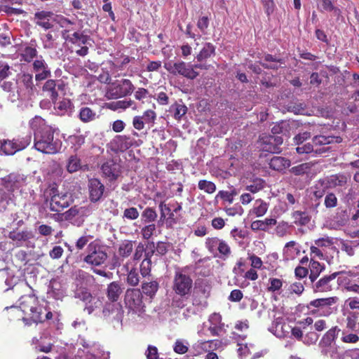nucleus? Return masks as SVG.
<instances>
[{"label": "nucleus", "instance_id": "nucleus-14", "mask_svg": "<svg viewBox=\"0 0 359 359\" xmlns=\"http://www.w3.org/2000/svg\"><path fill=\"white\" fill-rule=\"evenodd\" d=\"M134 88L130 80L123 79L111 88L109 93L114 98H118L131 94Z\"/></svg>", "mask_w": 359, "mask_h": 359}, {"label": "nucleus", "instance_id": "nucleus-54", "mask_svg": "<svg viewBox=\"0 0 359 359\" xmlns=\"http://www.w3.org/2000/svg\"><path fill=\"white\" fill-rule=\"evenodd\" d=\"M269 286L268 290L269 292H276L280 290L283 285V281L279 278H269Z\"/></svg>", "mask_w": 359, "mask_h": 359}, {"label": "nucleus", "instance_id": "nucleus-17", "mask_svg": "<svg viewBox=\"0 0 359 359\" xmlns=\"http://www.w3.org/2000/svg\"><path fill=\"white\" fill-rule=\"evenodd\" d=\"M337 273H334L330 276H326L320 278L313 285V289L315 292H324L332 290V283L337 277Z\"/></svg>", "mask_w": 359, "mask_h": 359}, {"label": "nucleus", "instance_id": "nucleus-57", "mask_svg": "<svg viewBox=\"0 0 359 359\" xmlns=\"http://www.w3.org/2000/svg\"><path fill=\"white\" fill-rule=\"evenodd\" d=\"M187 343H184L181 340H177L173 346L175 353L179 354H184L188 351Z\"/></svg>", "mask_w": 359, "mask_h": 359}, {"label": "nucleus", "instance_id": "nucleus-52", "mask_svg": "<svg viewBox=\"0 0 359 359\" xmlns=\"http://www.w3.org/2000/svg\"><path fill=\"white\" fill-rule=\"evenodd\" d=\"M156 231V225L151 224L144 226L141 230V234L144 239L149 240Z\"/></svg>", "mask_w": 359, "mask_h": 359}, {"label": "nucleus", "instance_id": "nucleus-46", "mask_svg": "<svg viewBox=\"0 0 359 359\" xmlns=\"http://www.w3.org/2000/svg\"><path fill=\"white\" fill-rule=\"evenodd\" d=\"M134 104L133 100H118L109 104L111 109L116 110L118 109H126L131 107Z\"/></svg>", "mask_w": 359, "mask_h": 359}, {"label": "nucleus", "instance_id": "nucleus-11", "mask_svg": "<svg viewBox=\"0 0 359 359\" xmlns=\"http://www.w3.org/2000/svg\"><path fill=\"white\" fill-rule=\"evenodd\" d=\"M336 302V297L317 299L311 301L309 306L316 308V310L312 311L313 313L328 316L333 312V309L331 306L334 304Z\"/></svg>", "mask_w": 359, "mask_h": 359}, {"label": "nucleus", "instance_id": "nucleus-63", "mask_svg": "<svg viewBox=\"0 0 359 359\" xmlns=\"http://www.w3.org/2000/svg\"><path fill=\"white\" fill-rule=\"evenodd\" d=\"M92 238L91 236L86 235L80 237L76 242V248L78 250H82Z\"/></svg>", "mask_w": 359, "mask_h": 359}, {"label": "nucleus", "instance_id": "nucleus-15", "mask_svg": "<svg viewBox=\"0 0 359 359\" xmlns=\"http://www.w3.org/2000/svg\"><path fill=\"white\" fill-rule=\"evenodd\" d=\"M33 69L35 72V79L42 81L50 76V70L42 56L33 62Z\"/></svg>", "mask_w": 359, "mask_h": 359}, {"label": "nucleus", "instance_id": "nucleus-6", "mask_svg": "<svg viewBox=\"0 0 359 359\" xmlns=\"http://www.w3.org/2000/svg\"><path fill=\"white\" fill-rule=\"evenodd\" d=\"M193 287L191 277L182 271H176L173 279L172 290L178 296L189 297Z\"/></svg>", "mask_w": 359, "mask_h": 359}, {"label": "nucleus", "instance_id": "nucleus-18", "mask_svg": "<svg viewBox=\"0 0 359 359\" xmlns=\"http://www.w3.org/2000/svg\"><path fill=\"white\" fill-rule=\"evenodd\" d=\"M301 252L300 245L295 241L287 242L283 249V257L286 261L294 260L299 255Z\"/></svg>", "mask_w": 359, "mask_h": 359}, {"label": "nucleus", "instance_id": "nucleus-38", "mask_svg": "<svg viewBox=\"0 0 359 359\" xmlns=\"http://www.w3.org/2000/svg\"><path fill=\"white\" fill-rule=\"evenodd\" d=\"M347 177L343 175H334L328 178L327 182L330 187H342L346 184Z\"/></svg>", "mask_w": 359, "mask_h": 359}, {"label": "nucleus", "instance_id": "nucleus-51", "mask_svg": "<svg viewBox=\"0 0 359 359\" xmlns=\"http://www.w3.org/2000/svg\"><path fill=\"white\" fill-rule=\"evenodd\" d=\"M220 241L221 239L217 237L208 238L205 241V247L210 252L214 253L217 250Z\"/></svg>", "mask_w": 359, "mask_h": 359}, {"label": "nucleus", "instance_id": "nucleus-9", "mask_svg": "<svg viewBox=\"0 0 359 359\" xmlns=\"http://www.w3.org/2000/svg\"><path fill=\"white\" fill-rule=\"evenodd\" d=\"M50 200V209L54 212H60L69 206V197L67 194H60L57 187H51L48 191Z\"/></svg>", "mask_w": 359, "mask_h": 359}, {"label": "nucleus", "instance_id": "nucleus-59", "mask_svg": "<svg viewBox=\"0 0 359 359\" xmlns=\"http://www.w3.org/2000/svg\"><path fill=\"white\" fill-rule=\"evenodd\" d=\"M333 238L329 236H325L323 238H318L315 241V244L318 247H330L333 245Z\"/></svg>", "mask_w": 359, "mask_h": 359}, {"label": "nucleus", "instance_id": "nucleus-64", "mask_svg": "<svg viewBox=\"0 0 359 359\" xmlns=\"http://www.w3.org/2000/svg\"><path fill=\"white\" fill-rule=\"evenodd\" d=\"M147 359H158V349L156 346H149L146 352Z\"/></svg>", "mask_w": 359, "mask_h": 359}, {"label": "nucleus", "instance_id": "nucleus-31", "mask_svg": "<svg viewBox=\"0 0 359 359\" xmlns=\"http://www.w3.org/2000/svg\"><path fill=\"white\" fill-rule=\"evenodd\" d=\"M1 149L6 155H13L20 151L15 140H4L1 144Z\"/></svg>", "mask_w": 359, "mask_h": 359}, {"label": "nucleus", "instance_id": "nucleus-50", "mask_svg": "<svg viewBox=\"0 0 359 359\" xmlns=\"http://www.w3.org/2000/svg\"><path fill=\"white\" fill-rule=\"evenodd\" d=\"M83 213L84 208H78L77 206H74L65 212V217L66 219L70 220L73 217L77 215H81Z\"/></svg>", "mask_w": 359, "mask_h": 359}, {"label": "nucleus", "instance_id": "nucleus-30", "mask_svg": "<svg viewBox=\"0 0 359 359\" xmlns=\"http://www.w3.org/2000/svg\"><path fill=\"white\" fill-rule=\"evenodd\" d=\"M124 267L128 271V275L126 278V283L128 285L135 287L137 286L140 281V277L136 268L133 267L128 270V264L124 265Z\"/></svg>", "mask_w": 359, "mask_h": 359}, {"label": "nucleus", "instance_id": "nucleus-34", "mask_svg": "<svg viewBox=\"0 0 359 359\" xmlns=\"http://www.w3.org/2000/svg\"><path fill=\"white\" fill-rule=\"evenodd\" d=\"M83 168L81 159L76 155H72L69 157L67 163V170L72 173Z\"/></svg>", "mask_w": 359, "mask_h": 359}, {"label": "nucleus", "instance_id": "nucleus-35", "mask_svg": "<svg viewBox=\"0 0 359 359\" xmlns=\"http://www.w3.org/2000/svg\"><path fill=\"white\" fill-rule=\"evenodd\" d=\"M291 327L287 323H276L275 327H272L271 331H274V334L279 337H285L290 332Z\"/></svg>", "mask_w": 359, "mask_h": 359}, {"label": "nucleus", "instance_id": "nucleus-28", "mask_svg": "<svg viewBox=\"0 0 359 359\" xmlns=\"http://www.w3.org/2000/svg\"><path fill=\"white\" fill-rule=\"evenodd\" d=\"M274 136H269L263 138L261 142V147L263 151L271 153L279 152V147L275 144Z\"/></svg>", "mask_w": 359, "mask_h": 359}, {"label": "nucleus", "instance_id": "nucleus-58", "mask_svg": "<svg viewBox=\"0 0 359 359\" xmlns=\"http://www.w3.org/2000/svg\"><path fill=\"white\" fill-rule=\"evenodd\" d=\"M324 203H325V205L326 206V208H334V207L337 206V198L334 194L330 193L326 195V196L325 198Z\"/></svg>", "mask_w": 359, "mask_h": 359}, {"label": "nucleus", "instance_id": "nucleus-27", "mask_svg": "<svg viewBox=\"0 0 359 359\" xmlns=\"http://www.w3.org/2000/svg\"><path fill=\"white\" fill-rule=\"evenodd\" d=\"M143 292L150 297H154L158 290V283L156 280L143 281L142 284Z\"/></svg>", "mask_w": 359, "mask_h": 359}, {"label": "nucleus", "instance_id": "nucleus-61", "mask_svg": "<svg viewBox=\"0 0 359 359\" xmlns=\"http://www.w3.org/2000/svg\"><path fill=\"white\" fill-rule=\"evenodd\" d=\"M22 81L24 86H25V88L27 90H29L30 91H32L34 90V85L33 83V78H32V74H23L22 77Z\"/></svg>", "mask_w": 359, "mask_h": 359}, {"label": "nucleus", "instance_id": "nucleus-32", "mask_svg": "<svg viewBox=\"0 0 359 359\" xmlns=\"http://www.w3.org/2000/svg\"><path fill=\"white\" fill-rule=\"evenodd\" d=\"M215 47L210 43H206L197 55L196 59L198 61L202 62L215 54Z\"/></svg>", "mask_w": 359, "mask_h": 359}, {"label": "nucleus", "instance_id": "nucleus-42", "mask_svg": "<svg viewBox=\"0 0 359 359\" xmlns=\"http://www.w3.org/2000/svg\"><path fill=\"white\" fill-rule=\"evenodd\" d=\"M198 187L200 190L209 194H213L216 191V185L212 182L205 180H200Z\"/></svg>", "mask_w": 359, "mask_h": 359}, {"label": "nucleus", "instance_id": "nucleus-13", "mask_svg": "<svg viewBox=\"0 0 359 359\" xmlns=\"http://www.w3.org/2000/svg\"><path fill=\"white\" fill-rule=\"evenodd\" d=\"M103 316L112 321L120 323L122 321L123 311L119 304L107 302L102 310Z\"/></svg>", "mask_w": 359, "mask_h": 359}, {"label": "nucleus", "instance_id": "nucleus-23", "mask_svg": "<svg viewBox=\"0 0 359 359\" xmlns=\"http://www.w3.org/2000/svg\"><path fill=\"white\" fill-rule=\"evenodd\" d=\"M114 149L126 151L132 146L130 138L126 135H116L111 141Z\"/></svg>", "mask_w": 359, "mask_h": 359}, {"label": "nucleus", "instance_id": "nucleus-26", "mask_svg": "<svg viewBox=\"0 0 359 359\" xmlns=\"http://www.w3.org/2000/svg\"><path fill=\"white\" fill-rule=\"evenodd\" d=\"M341 141V137L334 136L315 135L313 138V143L315 146H323L333 142L339 143Z\"/></svg>", "mask_w": 359, "mask_h": 359}, {"label": "nucleus", "instance_id": "nucleus-53", "mask_svg": "<svg viewBox=\"0 0 359 359\" xmlns=\"http://www.w3.org/2000/svg\"><path fill=\"white\" fill-rule=\"evenodd\" d=\"M18 147L20 151L26 148L32 142V136L26 135L25 136L15 139Z\"/></svg>", "mask_w": 359, "mask_h": 359}, {"label": "nucleus", "instance_id": "nucleus-1", "mask_svg": "<svg viewBox=\"0 0 359 359\" xmlns=\"http://www.w3.org/2000/svg\"><path fill=\"white\" fill-rule=\"evenodd\" d=\"M29 126L34 133V147L36 150L46 154L59 152L62 142L55 137L54 130L44 119L36 116L30 120Z\"/></svg>", "mask_w": 359, "mask_h": 359}, {"label": "nucleus", "instance_id": "nucleus-2", "mask_svg": "<svg viewBox=\"0 0 359 359\" xmlns=\"http://www.w3.org/2000/svg\"><path fill=\"white\" fill-rule=\"evenodd\" d=\"M20 308L27 318L34 323L43 321L42 308L38 306V302L33 296H25L20 299Z\"/></svg>", "mask_w": 359, "mask_h": 359}, {"label": "nucleus", "instance_id": "nucleus-24", "mask_svg": "<svg viewBox=\"0 0 359 359\" xmlns=\"http://www.w3.org/2000/svg\"><path fill=\"white\" fill-rule=\"evenodd\" d=\"M73 108L72 102L68 99H63L61 101L55 102V109L57 114L60 116L72 114Z\"/></svg>", "mask_w": 359, "mask_h": 359}, {"label": "nucleus", "instance_id": "nucleus-10", "mask_svg": "<svg viewBox=\"0 0 359 359\" xmlns=\"http://www.w3.org/2000/svg\"><path fill=\"white\" fill-rule=\"evenodd\" d=\"M336 328L330 330L323 337L320 345L327 346L326 348H323L322 352L330 357L332 359H340V354L337 351V348L334 343V339L335 337Z\"/></svg>", "mask_w": 359, "mask_h": 359}, {"label": "nucleus", "instance_id": "nucleus-49", "mask_svg": "<svg viewBox=\"0 0 359 359\" xmlns=\"http://www.w3.org/2000/svg\"><path fill=\"white\" fill-rule=\"evenodd\" d=\"M37 55V50L35 48L27 46L25 48L22 56L25 62H31Z\"/></svg>", "mask_w": 359, "mask_h": 359}, {"label": "nucleus", "instance_id": "nucleus-62", "mask_svg": "<svg viewBox=\"0 0 359 359\" xmlns=\"http://www.w3.org/2000/svg\"><path fill=\"white\" fill-rule=\"evenodd\" d=\"M76 296L86 303H90L93 299L91 294L87 290H82L81 291H78L76 294Z\"/></svg>", "mask_w": 359, "mask_h": 359}, {"label": "nucleus", "instance_id": "nucleus-5", "mask_svg": "<svg viewBox=\"0 0 359 359\" xmlns=\"http://www.w3.org/2000/svg\"><path fill=\"white\" fill-rule=\"evenodd\" d=\"M134 242L129 240L123 241L118 247L117 253L111 258L109 267L111 270L120 267L125 260L131 255L134 249Z\"/></svg>", "mask_w": 359, "mask_h": 359}, {"label": "nucleus", "instance_id": "nucleus-22", "mask_svg": "<svg viewBox=\"0 0 359 359\" xmlns=\"http://www.w3.org/2000/svg\"><path fill=\"white\" fill-rule=\"evenodd\" d=\"M269 168L281 172L290 166V161L283 156H273L269 162Z\"/></svg>", "mask_w": 359, "mask_h": 359}, {"label": "nucleus", "instance_id": "nucleus-40", "mask_svg": "<svg viewBox=\"0 0 359 359\" xmlns=\"http://www.w3.org/2000/svg\"><path fill=\"white\" fill-rule=\"evenodd\" d=\"M56 86L57 84L55 80L49 79L43 86V91L50 93V97L53 101L55 100L58 96L57 92L55 89Z\"/></svg>", "mask_w": 359, "mask_h": 359}, {"label": "nucleus", "instance_id": "nucleus-19", "mask_svg": "<svg viewBox=\"0 0 359 359\" xmlns=\"http://www.w3.org/2000/svg\"><path fill=\"white\" fill-rule=\"evenodd\" d=\"M123 292L121 284L118 281L110 283L106 289V295L110 302H116Z\"/></svg>", "mask_w": 359, "mask_h": 359}, {"label": "nucleus", "instance_id": "nucleus-39", "mask_svg": "<svg viewBox=\"0 0 359 359\" xmlns=\"http://www.w3.org/2000/svg\"><path fill=\"white\" fill-rule=\"evenodd\" d=\"M170 111L174 113V118L180 120L187 111V107L182 103H175L171 105Z\"/></svg>", "mask_w": 359, "mask_h": 359}, {"label": "nucleus", "instance_id": "nucleus-25", "mask_svg": "<svg viewBox=\"0 0 359 359\" xmlns=\"http://www.w3.org/2000/svg\"><path fill=\"white\" fill-rule=\"evenodd\" d=\"M283 64L282 59H278L269 54L265 55L261 62L264 67L272 69H277Z\"/></svg>", "mask_w": 359, "mask_h": 359}, {"label": "nucleus", "instance_id": "nucleus-47", "mask_svg": "<svg viewBox=\"0 0 359 359\" xmlns=\"http://www.w3.org/2000/svg\"><path fill=\"white\" fill-rule=\"evenodd\" d=\"M292 217L294 219L295 224L301 225L307 224L310 220L306 213L302 211H295L292 215Z\"/></svg>", "mask_w": 359, "mask_h": 359}, {"label": "nucleus", "instance_id": "nucleus-4", "mask_svg": "<svg viewBox=\"0 0 359 359\" xmlns=\"http://www.w3.org/2000/svg\"><path fill=\"white\" fill-rule=\"evenodd\" d=\"M107 259L108 255L104 247L93 242L88 246V255L83 258V261L90 266H100L104 264Z\"/></svg>", "mask_w": 359, "mask_h": 359}, {"label": "nucleus", "instance_id": "nucleus-12", "mask_svg": "<svg viewBox=\"0 0 359 359\" xmlns=\"http://www.w3.org/2000/svg\"><path fill=\"white\" fill-rule=\"evenodd\" d=\"M156 113L152 109L144 111L142 116H135L133 119V126L137 130L144 129L145 125L153 127L156 120Z\"/></svg>", "mask_w": 359, "mask_h": 359}, {"label": "nucleus", "instance_id": "nucleus-29", "mask_svg": "<svg viewBox=\"0 0 359 359\" xmlns=\"http://www.w3.org/2000/svg\"><path fill=\"white\" fill-rule=\"evenodd\" d=\"M268 210V204L261 199H258L255 202L254 207L250 210V214L256 217L264 216Z\"/></svg>", "mask_w": 359, "mask_h": 359}, {"label": "nucleus", "instance_id": "nucleus-41", "mask_svg": "<svg viewBox=\"0 0 359 359\" xmlns=\"http://www.w3.org/2000/svg\"><path fill=\"white\" fill-rule=\"evenodd\" d=\"M264 186V180L260 178H255L246 187V190L255 194L263 189Z\"/></svg>", "mask_w": 359, "mask_h": 359}, {"label": "nucleus", "instance_id": "nucleus-37", "mask_svg": "<svg viewBox=\"0 0 359 359\" xmlns=\"http://www.w3.org/2000/svg\"><path fill=\"white\" fill-rule=\"evenodd\" d=\"M323 270V267L318 262L311 260L310 263L309 278L312 283L318 277Z\"/></svg>", "mask_w": 359, "mask_h": 359}, {"label": "nucleus", "instance_id": "nucleus-55", "mask_svg": "<svg viewBox=\"0 0 359 359\" xmlns=\"http://www.w3.org/2000/svg\"><path fill=\"white\" fill-rule=\"evenodd\" d=\"M318 8L320 12L329 11L333 9V4L331 0H316Z\"/></svg>", "mask_w": 359, "mask_h": 359}, {"label": "nucleus", "instance_id": "nucleus-3", "mask_svg": "<svg viewBox=\"0 0 359 359\" xmlns=\"http://www.w3.org/2000/svg\"><path fill=\"white\" fill-rule=\"evenodd\" d=\"M164 68L173 75H180L189 79H194L198 73L194 69L192 65L181 60H170L165 62Z\"/></svg>", "mask_w": 359, "mask_h": 359}, {"label": "nucleus", "instance_id": "nucleus-36", "mask_svg": "<svg viewBox=\"0 0 359 359\" xmlns=\"http://www.w3.org/2000/svg\"><path fill=\"white\" fill-rule=\"evenodd\" d=\"M151 260L149 253L146 254L145 258L140 264V271L143 278H148L151 276Z\"/></svg>", "mask_w": 359, "mask_h": 359}, {"label": "nucleus", "instance_id": "nucleus-8", "mask_svg": "<svg viewBox=\"0 0 359 359\" xmlns=\"http://www.w3.org/2000/svg\"><path fill=\"white\" fill-rule=\"evenodd\" d=\"M125 303L128 309L135 313L144 311L142 294L138 289H128L125 294Z\"/></svg>", "mask_w": 359, "mask_h": 359}, {"label": "nucleus", "instance_id": "nucleus-44", "mask_svg": "<svg viewBox=\"0 0 359 359\" xmlns=\"http://www.w3.org/2000/svg\"><path fill=\"white\" fill-rule=\"evenodd\" d=\"M25 179L23 176L17 174H11L6 177V182L11 183L12 188H17L23 183Z\"/></svg>", "mask_w": 359, "mask_h": 359}, {"label": "nucleus", "instance_id": "nucleus-7", "mask_svg": "<svg viewBox=\"0 0 359 359\" xmlns=\"http://www.w3.org/2000/svg\"><path fill=\"white\" fill-rule=\"evenodd\" d=\"M8 238L11 239L18 247L25 246L27 248H35L36 238L32 231H12L9 233Z\"/></svg>", "mask_w": 359, "mask_h": 359}, {"label": "nucleus", "instance_id": "nucleus-16", "mask_svg": "<svg viewBox=\"0 0 359 359\" xmlns=\"http://www.w3.org/2000/svg\"><path fill=\"white\" fill-rule=\"evenodd\" d=\"M90 198L93 202L99 201L103 195L104 186L97 179L93 178L88 183Z\"/></svg>", "mask_w": 359, "mask_h": 359}, {"label": "nucleus", "instance_id": "nucleus-60", "mask_svg": "<svg viewBox=\"0 0 359 359\" xmlns=\"http://www.w3.org/2000/svg\"><path fill=\"white\" fill-rule=\"evenodd\" d=\"M139 212L135 208H126L123 212V217L130 220H134L139 217Z\"/></svg>", "mask_w": 359, "mask_h": 359}, {"label": "nucleus", "instance_id": "nucleus-21", "mask_svg": "<svg viewBox=\"0 0 359 359\" xmlns=\"http://www.w3.org/2000/svg\"><path fill=\"white\" fill-rule=\"evenodd\" d=\"M101 170L105 177L114 180L119 175L120 165L112 161H109L102 165Z\"/></svg>", "mask_w": 359, "mask_h": 359}, {"label": "nucleus", "instance_id": "nucleus-45", "mask_svg": "<svg viewBox=\"0 0 359 359\" xmlns=\"http://www.w3.org/2000/svg\"><path fill=\"white\" fill-rule=\"evenodd\" d=\"M89 40L88 36L79 32H74L72 36H69V41L72 43L86 44Z\"/></svg>", "mask_w": 359, "mask_h": 359}, {"label": "nucleus", "instance_id": "nucleus-48", "mask_svg": "<svg viewBox=\"0 0 359 359\" xmlns=\"http://www.w3.org/2000/svg\"><path fill=\"white\" fill-rule=\"evenodd\" d=\"M359 317V313L355 312H349L347 314L346 325V327L351 330H353L355 327V325L358 322V318Z\"/></svg>", "mask_w": 359, "mask_h": 359}, {"label": "nucleus", "instance_id": "nucleus-33", "mask_svg": "<svg viewBox=\"0 0 359 359\" xmlns=\"http://www.w3.org/2000/svg\"><path fill=\"white\" fill-rule=\"evenodd\" d=\"M97 117L96 112L88 107H81L79 111V118L83 123L94 121Z\"/></svg>", "mask_w": 359, "mask_h": 359}, {"label": "nucleus", "instance_id": "nucleus-20", "mask_svg": "<svg viewBox=\"0 0 359 359\" xmlns=\"http://www.w3.org/2000/svg\"><path fill=\"white\" fill-rule=\"evenodd\" d=\"M53 15V13L50 11H39L34 14V20L37 25L45 29H48L53 27L52 24L50 22Z\"/></svg>", "mask_w": 359, "mask_h": 359}, {"label": "nucleus", "instance_id": "nucleus-56", "mask_svg": "<svg viewBox=\"0 0 359 359\" xmlns=\"http://www.w3.org/2000/svg\"><path fill=\"white\" fill-rule=\"evenodd\" d=\"M218 252L222 256L228 257L231 254V248L226 241L221 240L217 246Z\"/></svg>", "mask_w": 359, "mask_h": 359}, {"label": "nucleus", "instance_id": "nucleus-43", "mask_svg": "<svg viewBox=\"0 0 359 359\" xmlns=\"http://www.w3.org/2000/svg\"><path fill=\"white\" fill-rule=\"evenodd\" d=\"M156 218L157 213L151 208H147L142 213V219L145 223L153 222Z\"/></svg>", "mask_w": 359, "mask_h": 359}]
</instances>
